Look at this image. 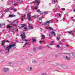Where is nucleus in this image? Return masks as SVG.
<instances>
[{"instance_id": "nucleus-1", "label": "nucleus", "mask_w": 75, "mask_h": 75, "mask_svg": "<svg viewBox=\"0 0 75 75\" xmlns=\"http://www.w3.org/2000/svg\"><path fill=\"white\" fill-rule=\"evenodd\" d=\"M15 46V44H10L9 46L6 47L5 50V51H7L6 52V53H8V52H9L10 49H11V48L14 47Z\"/></svg>"}, {"instance_id": "nucleus-2", "label": "nucleus", "mask_w": 75, "mask_h": 75, "mask_svg": "<svg viewBox=\"0 0 75 75\" xmlns=\"http://www.w3.org/2000/svg\"><path fill=\"white\" fill-rule=\"evenodd\" d=\"M18 23V22L16 20H15L14 21L13 23H12L13 25H13V27H14V26L16 27V26L17 25V24Z\"/></svg>"}, {"instance_id": "nucleus-3", "label": "nucleus", "mask_w": 75, "mask_h": 75, "mask_svg": "<svg viewBox=\"0 0 75 75\" xmlns=\"http://www.w3.org/2000/svg\"><path fill=\"white\" fill-rule=\"evenodd\" d=\"M25 33L24 32H23V34H21L20 36L22 38L25 39Z\"/></svg>"}, {"instance_id": "nucleus-4", "label": "nucleus", "mask_w": 75, "mask_h": 75, "mask_svg": "<svg viewBox=\"0 0 75 75\" xmlns=\"http://www.w3.org/2000/svg\"><path fill=\"white\" fill-rule=\"evenodd\" d=\"M10 42V41L9 40H4L2 42V45H4V42Z\"/></svg>"}, {"instance_id": "nucleus-5", "label": "nucleus", "mask_w": 75, "mask_h": 75, "mask_svg": "<svg viewBox=\"0 0 75 75\" xmlns=\"http://www.w3.org/2000/svg\"><path fill=\"white\" fill-rule=\"evenodd\" d=\"M28 17L29 20H31V14L30 13L28 14Z\"/></svg>"}, {"instance_id": "nucleus-6", "label": "nucleus", "mask_w": 75, "mask_h": 75, "mask_svg": "<svg viewBox=\"0 0 75 75\" xmlns=\"http://www.w3.org/2000/svg\"><path fill=\"white\" fill-rule=\"evenodd\" d=\"M21 27L19 28H22L24 27H27V25L25 24H21Z\"/></svg>"}, {"instance_id": "nucleus-7", "label": "nucleus", "mask_w": 75, "mask_h": 75, "mask_svg": "<svg viewBox=\"0 0 75 75\" xmlns=\"http://www.w3.org/2000/svg\"><path fill=\"white\" fill-rule=\"evenodd\" d=\"M9 68H4L3 69V70L4 71V72H7V71H8Z\"/></svg>"}, {"instance_id": "nucleus-8", "label": "nucleus", "mask_w": 75, "mask_h": 75, "mask_svg": "<svg viewBox=\"0 0 75 75\" xmlns=\"http://www.w3.org/2000/svg\"><path fill=\"white\" fill-rule=\"evenodd\" d=\"M52 20H49L46 21V23L47 24V25H48V24H49L52 23Z\"/></svg>"}, {"instance_id": "nucleus-9", "label": "nucleus", "mask_w": 75, "mask_h": 75, "mask_svg": "<svg viewBox=\"0 0 75 75\" xmlns=\"http://www.w3.org/2000/svg\"><path fill=\"white\" fill-rule=\"evenodd\" d=\"M36 1L38 4H37V6H39V4H40V1L39 0H36Z\"/></svg>"}, {"instance_id": "nucleus-10", "label": "nucleus", "mask_w": 75, "mask_h": 75, "mask_svg": "<svg viewBox=\"0 0 75 75\" xmlns=\"http://www.w3.org/2000/svg\"><path fill=\"white\" fill-rule=\"evenodd\" d=\"M48 11H44L43 12V14H44L45 15H46V14H48Z\"/></svg>"}, {"instance_id": "nucleus-11", "label": "nucleus", "mask_w": 75, "mask_h": 75, "mask_svg": "<svg viewBox=\"0 0 75 75\" xmlns=\"http://www.w3.org/2000/svg\"><path fill=\"white\" fill-rule=\"evenodd\" d=\"M68 33H69V34H71V33H72V35H74V33H73V31H71L70 32H68Z\"/></svg>"}, {"instance_id": "nucleus-12", "label": "nucleus", "mask_w": 75, "mask_h": 75, "mask_svg": "<svg viewBox=\"0 0 75 75\" xmlns=\"http://www.w3.org/2000/svg\"><path fill=\"white\" fill-rule=\"evenodd\" d=\"M16 16V15H10L9 16V17H15Z\"/></svg>"}, {"instance_id": "nucleus-13", "label": "nucleus", "mask_w": 75, "mask_h": 75, "mask_svg": "<svg viewBox=\"0 0 75 75\" xmlns=\"http://www.w3.org/2000/svg\"><path fill=\"white\" fill-rule=\"evenodd\" d=\"M32 40L33 41L32 42H36L37 40L36 39H35L32 38Z\"/></svg>"}, {"instance_id": "nucleus-14", "label": "nucleus", "mask_w": 75, "mask_h": 75, "mask_svg": "<svg viewBox=\"0 0 75 75\" xmlns=\"http://www.w3.org/2000/svg\"><path fill=\"white\" fill-rule=\"evenodd\" d=\"M33 28H34L33 26H29V29H33Z\"/></svg>"}, {"instance_id": "nucleus-15", "label": "nucleus", "mask_w": 75, "mask_h": 75, "mask_svg": "<svg viewBox=\"0 0 75 75\" xmlns=\"http://www.w3.org/2000/svg\"><path fill=\"white\" fill-rule=\"evenodd\" d=\"M66 59L68 60V61H69L70 60V58H69V57L67 56L66 57Z\"/></svg>"}, {"instance_id": "nucleus-16", "label": "nucleus", "mask_w": 75, "mask_h": 75, "mask_svg": "<svg viewBox=\"0 0 75 75\" xmlns=\"http://www.w3.org/2000/svg\"><path fill=\"white\" fill-rule=\"evenodd\" d=\"M9 11V9H6L5 10V11L6 12H7V11Z\"/></svg>"}, {"instance_id": "nucleus-17", "label": "nucleus", "mask_w": 75, "mask_h": 75, "mask_svg": "<svg viewBox=\"0 0 75 75\" xmlns=\"http://www.w3.org/2000/svg\"><path fill=\"white\" fill-rule=\"evenodd\" d=\"M44 18V17H40L39 18V20H42V18Z\"/></svg>"}, {"instance_id": "nucleus-18", "label": "nucleus", "mask_w": 75, "mask_h": 75, "mask_svg": "<svg viewBox=\"0 0 75 75\" xmlns=\"http://www.w3.org/2000/svg\"><path fill=\"white\" fill-rule=\"evenodd\" d=\"M13 5L14 6H18V4H17V3H14L13 4Z\"/></svg>"}, {"instance_id": "nucleus-19", "label": "nucleus", "mask_w": 75, "mask_h": 75, "mask_svg": "<svg viewBox=\"0 0 75 75\" xmlns=\"http://www.w3.org/2000/svg\"><path fill=\"white\" fill-rule=\"evenodd\" d=\"M42 37H43L42 38H43V39H45V35H42Z\"/></svg>"}, {"instance_id": "nucleus-20", "label": "nucleus", "mask_w": 75, "mask_h": 75, "mask_svg": "<svg viewBox=\"0 0 75 75\" xmlns=\"http://www.w3.org/2000/svg\"><path fill=\"white\" fill-rule=\"evenodd\" d=\"M6 27L7 28H11V26H10L9 25H8Z\"/></svg>"}, {"instance_id": "nucleus-21", "label": "nucleus", "mask_w": 75, "mask_h": 75, "mask_svg": "<svg viewBox=\"0 0 75 75\" xmlns=\"http://www.w3.org/2000/svg\"><path fill=\"white\" fill-rule=\"evenodd\" d=\"M27 44H28V43L27 42H26L24 45L23 46V47H24Z\"/></svg>"}, {"instance_id": "nucleus-22", "label": "nucleus", "mask_w": 75, "mask_h": 75, "mask_svg": "<svg viewBox=\"0 0 75 75\" xmlns=\"http://www.w3.org/2000/svg\"><path fill=\"white\" fill-rule=\"evenodd\" d=\"M42 25H47V23H46V22H45V23H42Z\"/></svg>"}, {"instance_id": "nucleus-23", "label": "nucleus", "mask_w": 75, "mask_h": 75, "mask_svg": "<svg viewBox=\"0 0 75 75\" xmlns=\"http://www.w3.org/2000/svg\"><path fill=\"white\" fill-rule=\"evenodd\" d=\"M37 12H38V13H40L41 12V11H40L39 10H37L36 11Z\"/></svg>"}, {"instance_id": "nucleus-24", "label": "nucleus", "mask_w": 75, "mask_h": 75, "mask_svg": "<svg viewBox=\"0 0 75 75\" xmlns=\"http://www.w3.org/2000/svg\"><path fill=\"white\" fill-rule=\"evenodd\" d=\"M35 18H37V15H36L33 16Z\"/></svg>"}, {"instance_id": "nucleus-25", "label": "nucleus", "mask_w": 75, "mask_h": 75, "mask_svg": "<svg viewBox=\"0 0 75 75\" xmlns=\"http://www.w3.org/2000/svg\"><path fill=\"white\" fill-rule=\"evenodd\" d=\"M57 2V0H54V2H53V3H55Z\"/></svg>"}, {"instance_id": "nucleus-26", "label": "nucleus", "mask_w": 75, "mask_h": 75, "mask_svg": "<svg viewBox=\"0 0 75 75\" xmlns=\"http://www.w3.org/2000/svg\"><path fill=\"white\" fill-rule=\"evenodd\" d=\"M39 50H41V49H42V47L40 46L39 47Z\"/></svg>"}, {"instance_id": "nucleus-27", "label": "nucleus", "mask_w": 75, "mask_h": 75, "mask_svg": "<svg viewBox=\"0 0 75 75\" xmlns=\"http://www.w3.org/2000/svg\"><path fill=\"white\" fill-rule=\"evenodd\" d=\"M33 51H34L35 52H36V49H35V48H33Z\"/></svg>"}, {"instance_id": "nucleus-28", "label": "nucleus", "mask_w": 75, "mask_h": 75, "mask_svg": "<svg viewBox=\"0 0 75 75\" xmlns=\"http://www.w3.org/2000/svg\"><path fill=\"white\" fill-rule=\"evenodd\" d=\"M62 10H63V11H65V8H61Z\"/></svg>"}, {"instance_id": "nucleus-29", "label": "nucleus", "mask_w": 75, "mask_h": 75, "mask_svg": "<svg viewBox=\"0 0 75 75\" xmlns=\"http://www.w3.org/2000/svg\"><path fill=\"white\" fill-rule=\"evenodd\" d=\"M59 44H60V45H62V42H59Z\"/></svg>"}, {"instance_id": "nucleus-30", "label": "nucleus", "mask_w": 75, "mask_h": 75, "mask_svg": "<svg viewBox=\"0 0 75 75\" xmlns=\"http://www.w3.org/2000/svg\"><path fill=\"white\" fill-rule=\"evenodd\" d=\"M40 14H44V12H41L40 11Z\"/></svg>"}, {"instance_id": "nucleus-31", "label": "nucleus", "mask_w": 75, "mask_h": 75, "mask_svg": "<svg viewBox=\"0 0 75 75\" xmlns=\"http://www.w3.org/2000/svg\"><path fill=\"white\" fill-rule=\"evenodd\" d=\"M48 28L49 30H53V29H52V28Z\"/></svg>"}, {"instance_id": "nucleus-32", "label": "nucleus", "mask_w": 75, "mask_h": 75, "mask_svg": "<svg viewBox=\"0 0 75 75\" xmlns=\"http://www.w3.org/2000/svg\"><path fill=\"white\" fill-rule=\"evenodd\" d=\"M16 11H17L16 9H15L13 10V11H14L15 12H16Z\"/></svg>"}, {"instance_id": "nucleus-33", "label": "nucleus", "mask_w": 75, "mask_h": 75, "mask_svg": "<svg viewBox=\"0 0 75 75\" xmlns=\"http://www.w3.org/2000/svg\"><path fill=\"white\" fill-rule=\"evenodd\" d=\"M59 37H57V40L58 41L59 40Z\"/></svg>"}, {"instance_id": "nucleus-34", "label": "nucleus", "mask_w": 75, "mask_h": 75, "mask_svg": "<svg viewBox=\"0 0 75 75\" xmlns=\"http://www.w3.org/2000/svg\"><path fill=\"white\" fill-rule=\"evenodd\" d=\"M15 9V8H11V10H14Z\"/></svg>"}, {"instance_id": "nucleus-35", "label": "nucleus", "mask_w": 75, "mask_h": 75, "mask_svg": "<svg viewBox=\"0 0 75 75\" xmlns=\"http://www.w3.org/2000/svg\"><path fill=\"white\" fill-rule=\"evenodd\" d=\"M59 17H61V16H62V15H61V14L60 13H59Z\"/></svg>"}, {"instance_id": "nucleus-36", "label": "nucleus", "mask_w": 75, "mask_h": 75, "mask_svg": "<svg viewBox=\"0 0 75 75\" xmlns=\"http://www.w3.org/2000/svg\"><path fill=\"white\" fill-rule=\"evenodd\" d=\"M24 29H25V30H27V28L26 27H25L24 28Z\"/></svg>"}, {"instance_id": "nucleus-37", "label": "nucleus", "mask_w": 75, "mask_h": 75, "mask_svg": "<svg viewBox=\"0 0 75 75\" xmlns=\"http://www.w3.org/2000/svg\"><path fill=\"white\" fill-rule=\"evenodd\" d=\"M37 8H38V7H35V10H37Z\"/></svg>"}, {"instance_id": "nucleus-38", "label": "nucleus", "mask_w": 75, "mask_h": 75, "mask_svg": "<svg viewBox=\"0 0 75 75\" xmlns=\"http://www.w3.org/2000/svg\"><path fill=\"white\" fill-rule=\"evenodd\" d=\"M24 41H28V40H27L26 39H25Z\"/></svg>"}, {"instance_id": "nucleus-39", "label": "nucleus", "mask_w": 75, "mask_h": 75, "mask_svg": "<svg viewBox=\"0 0 75 75\" xmlns=\"http://www.w3.org/2000/svg\"><path fill=\"white\" fill-rule=\"evenodd\" d=\"M61 67H64V65H62V64L61 65Z\"/></svg>"}, {"instance_id": "nucleus-40", "label": "nucleus", "mask_w": 75, "mask_h": 75, "mask_svg": "<svg viewBox=\"0 0 75 75\" xmlns=\"http://www.w3.org/2000/svg\"><path fill=\"white\" fill-rule=\"evenodd\" d=\"M23 17H25V15L23 16H22V18H23Z\"/></svg>"}, {"instance_id": "nucleus-41", "label": "nucleus", "mask_w": 75, "mask_h": 75, "mask_svg": "<svg viewBox=\"0 0 75 75\" xmlns=\"http://www.w3.org/2000/svg\"><path fill=\"white\" fill-rule=\"evenodd\" d=\"M57 47H58V48H59V45H57Z\"/></svg>"}, {"instance_id": "nucleus-42", "label": "nucleus", "mask_w": 75, "mask_h": 75, "mask_svg": "<svg viewBox=\"0 0 75 75\" xmlns=\"http://www.w3.org/2000/svg\"><path fill=\"white\" fill-rule=\"evenodd\" d=\"M9 4H11V2H10L9 3H8Z\"/></svg>"}, {"instance_id": "nucleus-43", "label": "nucleus", "mask_w": 75, "mask_h": 75, "mask_svg": "<svg viewBox=\"0 0 75 75\" xmlns=\"http://www.w3.org/2000/svg\"><path fill=\"white\" fill-rule=\"evenodd\" d=\"M53 45V44L52 43L50 44V45Z\"/></svg>"}, {"instance_id": "nucleus-44", "label": "nucleus", "mask_w": 75, "mask_h": 75, "mask_svg": "<svg viewBox=\"0 0 75 75\" xmlns=\"http://www.w3.org/2000/svg\"><path fill=\"white\" fill-rule=\"evenodd\" d=\"M52 33H53L54 34H55V32H52Z\"/></svg>"}, {"instance_id": "nucleus-45", "label": "nucleus", "mask_w": 75, "mask_h": 75, "mask_svg": "<svg viewBox=\"0 0 75 75\" xmlns=\"http://www.w3.org/2000/svg\"><path fill=\"white\" fill-rule=\"evenodd\" d=\"M66 47H69V45H66Z\"/></svg>"}, {"instance_id": "nucleus-46", "label": "nucleus", "mask_w": 75, "mask_h": 75, "mask_svg": "<svg viewBox=\"0 0 75 75\" xmlns=\"http://www.w3.org/2000/svg\"><path fill=\"white\" fill-rule=\"evenodd\" d=\"M32 69V67H30V70H31Z\"/></svg>"}, {"instance_id": "nucleus-47", "label": "nucleus", "mask_w": 75, "mask_h": 75, "mask_svg": "<svg viewBox=\"0 0 75 75\" xmlns=\"http://www.w3.org/2000/svg\"><path fill=\"white\" fill-rule=\"evenodd\" d=\"M41 42H41V41H39V42H40V44H41Z\"/></svg>"}, {"instance_id": "nucleus-48", "label": "nucleus", "mask_w": 75, "mask_h": 75, "mask_svg": "<svg viewBox=\"0 0 75 75\" xmlns=\"http://www.w3.org/2000/svg\"><path fill=\"white\" fill-rule=\"evenodd\" d=\"M73 11H74V12H75V8L74 10Z\"/></svg>"}, {"instance_id": "nucleus-49", "label": "nucleus", "mask_w": 75, "mask_h": 75, "mask_svg": "<svg viewBox=\"0 0 75 75\" xmlns=\"http://www.w3.org/2000/svg\"><path fill=\"white\" fill-rule=\"evenodd\" d=\"M23 1H21V3H23Z\"/></svg>"}, {"instance_id": "nucleus-50", "label": "nucleus", "mask_w": 75, "mask_h": 75, "mask_svg": "<svg viewBox=\"0 0 75 75\" xmlns=\"http://www.w3.org/2000/svg\"><path fill=\"white\" fill-rule=\"evenodd\" d=\"M36 62H37V61H34V63H36Z\"/></svg>"}, {"instance_id": "nucleus-51", "label": "nucleus", "mask_w": 75, "mask_h": 75, "mask_svg": "<svg viewBox=\"0 0 75 75\" xmlns=\"http://www.w3.org/2000/svg\"><path fill=\"white\" fill-rule=\"evenodd\" d=\"M16 31H18V29H16Z\"/></svg>"}, {"instance_id": "nucleus-52", "label": "nucleus", "mask_w": 75, "mask_h": 75, "mask_svg": "<svg viewBox=\"0 0 75 75\" xmlns=\"http://www.w3.org/2000/svg\"><path fill=\"white\" fill-rule=\"evenodd\" d=\"M51 42L52 43V42H54V41H52Z\"/></svg>"}, {"instance_id": "nucleus-53", "label": "nucleus", "mask_w": 75, "mask_h": 75, "mask_svg": "<svg viewBox=\"0 0 75 75\" xmlns=\"http://www.w3.org/2000/svg\"><path fill=\"white\" fill-rule=\"evenodd\" d=\"M54 34V36H55V33Z\"/></svg>"}, {"instance_id": "nucleus-54", "label": "nucleus", "mask_w": 75, "mask_h": 75, "mask_svg": "<svg viewBox=\"0 0 75 75\" xmlns=\"http://www.w3.org/2000/svg\"><path fill=\"white\" fill-rule=\"evenodd\" d=\"M24 31H26V30H24Z\"/></svg>"}, {"instance_id": "nucleus-55", "label": "nucleus", "mask_w": 75, "mask_h": 75, "mask_svg": "<svg viewBox=\"0 0 75 75\" xmlns=\"http://www.w3.org/2000/svg\"><path fill=\"white\" fill-rule=\"evenodd\" d=\"M43 42L44 43H45V42Z\"/></svg>"}, {"instance_id": "nucleus-56", "label": "nucleus", "mask_w": 75, "mask_h": 75, "mask_svg": "<svg viewBox=\"0 0 75 75\" xmlns=\"http://www.w3.org/2000/svg\"><path fill=\"white\" fill-rule=\"evenodd\" d=\"M50 39H51V37H50Z\"/></svg>"}, {"instance_id": "nucleus-57", "label": "nucleus", "mask_w": 75, "mask_h": 75, "mask_svg": "<svg viewBox=\"0 0 75 75\" xmlns=\"http://www.w3.org/2000/svg\"><path fill=\"white\" fill-rule=\"evenodd\" d=\"M66 68H67V67H66Z\"/></svg>"}, {"instance_id": "nucleus-58", "label": "nucleus", "mask_w": 75, "mask_h": 75, "mask_svg": "<svg viewBox=\"0 0 75 75\" xmlns=\"http://www.w3.org/2000/svg\"><path fill=\"white\" fill-rule=\"evenodd\" d=\"M24 18H22V19H23Z\"/></svg>"}, {"instance_id": "nucleus-59", "label": "nucleus", "mask_w": 75, "mask_h": 75, "mask_svg": "<svg viewBox=\"0 0 75 75\" xmlns=\"http://www.w3.org/2000/svg\"><path fill=\"white\" fill-rule=\"evenodd\" d=\"M1 52V50H0V52Z\"/></svg>"}, {"instance_id": "nucleus-60", "label": "nucleus", "mask_w": 75, "mask_h": 75, "mask_svg": "<svg viewBox=\"0 0 75 75\" xmlns=\"http://www.w3.org/2000/svg\"><path fill=\"white\" fill-rule=\"evenodd\" d=\"M19 0V1H20L21 0Z\"/></svg>"}, {"instance_id": "nucleus-61", "label": "nucleus", "mask_w": 75, "mask_h": 75, "mask_svg": "<svg viewBox=\"0 0 75 75\" xmlns=\"http://www.w3.org/2000/svg\"><path fill=\"white\" fill-rule=\"evenodd\" d=\"M73 18V17H72V18Z\"/></svg>"}, {"instance_id": "nucleus-62", "label": "nucleus", "mask_w": 75, "mask_h": 75, "mask_svg": "<svg viewBox=\"0 0 75 75\" xmlns=\"http://www.w3.org/2000/svg\"><path fill=\"white\" fill-rule=\"evenodd\" d=\"M55 10L54 9H53V10Z\"/></svg>"}, {"instance_id": "nucleus-63", "label": "nucleus", "mask_w": 75, "mask_h": 75, "mask_svg": "<svg viewBox=\"0 0 75 75\" xmlns=\"http://www.w3.org/2000/svg\"><path fill=\"white\" fill-rule=\"evenodd\" d=\"M33 62H32V63H33Z\"/></svg>"}, {"instance_id": "nucleus-64", "label": "nucleus", "mask_w": 75, "mask_h": 75, "mask_svg": "<svg viewBox=\"0 0 75 75\" xmlns=\"http://www.w3.org/2000/svg\"><path fill=\"white\" fill-rule=\"evenodd\" d=\"M54 31H55V30H54Z\"/></svg>"}]
</instances>
